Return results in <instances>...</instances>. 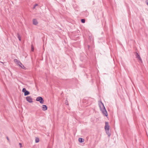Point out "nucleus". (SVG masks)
Segmentation results:
<instances>
[{
  "label": "nucleus",
  "mask_w": 148,
  "mask_h": 148,
  "mask_svg": "<svg viewBox=\"0 0 148 148\" xmlns=\"http://www.w3.org/2000/svg\"><path fill=\"white\" fill-rule=\"evenodd\" d=\"M14 62L19 65L21 68L23 69H25L26 68L23 65L22 63L19 60H18L17 59H14Z\"/></svg>",
  "instance_id": "f03ea898"
},
{
  "label": "nucleus",
  "mask_w": 148,
  "mask_h": 148,
  "mask_svg": "<svg viewBox=\"0 0 148 148\" xmlns=\"http://www.w3.org/2000/svg\"><path fill=\"white\" fill-rule=\"evenodd\" d=\"M31 48H32V49H31L32 51H33L34 50V47H33L32 45Z\"/></svg>",
  "instance_id": "a211bd4d"
},
{
  "label": "nucleus",
  "mask_w": 148,
  "mask_h": 148,
  "mask_svg": "<svg viewBox=\"0 0 148 148\" xmlns=\"http://www.w3.org/2000/svg\"><path fill=\"white\" fill-rule=\"evenodd\" d=\"M33 23L35 25H36L38 24V22L36 19H34L33 20Z\"/></svg>",
  "instance_id": "423d86ee"
},
{
  "label": "nucleus",
  "mask_w": 148,
  "mask_h": 148,
  "mask_svg": "<svg viewBox=\"0 0 148 148\" xmlns=\"http://www.w3.org/2000/svg\"><path fill=\"white\" fill-rule=\"evenodd\" d=\"M17 37L19 41H21V37L18 33L17 34Z\"/></svg>",
  "instance_id": "1a4fd4ad"
},
{
  "label": "nucleus",
  "mask_w": 148,
  "mask_h": 148,
  "mask_svg": "<svg viewBox=\"0 0 148 148\" xmlns=\"http://www.w3.org/2000/svg\"><path fill=\"white\" fill-rule=\"evenodd\" d=\"M26 99L27 101L29 103H32V97L30 96H28L26 97Z\"/></svg>",
  "instance_id": "20e7f679"
},
{
  "label": "nucleus",
  "mask_w": 148,
  "mask_h": 148,
  "mask_svg": "<svg viewBox=\"0 0 148 148\" xmlns=\"http://www.w3.org/2000/svg\"><path fill=\"white\" fill-rule=\"evenodd\" d=\"M79 141L80 143H82L84 141V139L82 138H79Z\"/></svg>",
  "instance_id": "9b49d317"
},
{
  "label": "nucleus",
  "mask_w": 148,
  "mask_h": 148,
  "mask_svg": "<svg viewBox=\"0 0 148 148\" xmlns=\"http://www.w3.org/2000/svg\"><path fill=\"white\" fill-rule=\"evenodd\" d=\"M42 108V110L44 111L46 110L47 109V107L46 105H43Z\"/></svg>",
  "instance_id": "0eeeda50"
},
{
  "label": "nucleus",
  "mask_w": 148,
  "mask_h": 148,
  "mask_svg": "<svg viewBox=\"0 0 148 148\" xmlns=\"http://www.w3.org/2000/svg\"><path fill=\"white\" fill-rule=\"evenodd\" d=\"M26 90H26V89L25 88H24L23 89L22 92L24 93Z\"/></svg>",
  "instance_id": "2eb2a0df"
},
{
  "label": "nucleus",
  "mask_w": 148,
  "mask_h": 148,
  "mask_svg": "<svg viewBox=\"0 0 148 148\" xmlns=\"http://www.w3.org/2000/svg\"><path fill=\"white\" fill-rule=\"evenodd\" d=\"M65 104L66 105H69V103H68V101L67 100H65Z\"/></svg>",
  "instance_id": "dca6fc26"
},
{
  "label": "nucleus",
  "mask_w": 148,
  "mask_h": 148,
  "mask_svg": "<svg viewBox=\"0 0 148 148\" xmlns=\"http://www.w3.org/2000/svg\"><path fill=\"white\" fill-rule=\"evenodd\" d=\"M30 93L29 91H28L27 90H26L25 92H24V95L25 96H26L27 95L29 94Z\"/></svg>",
  "instance_id": "9d476101"
},
{
  "label": "nucleus",
  "mask_w": 148,
  "mask_h": 148,
  "mask_svg": "<svg viewBox=\"0 0 148 148\" xmlns=\"http://www.w3.org/2000/svg\"><path fill=\"white\" fill-rule=\"evenodd\" d=\"M38 5V4H35L34 6L33 7V9H34L35 8V7L36 6H37Z\"/></svg>",
  "instance_id": "f3484780"
},
{
  "label": "nucleus",
  "mask_w": 148,
  "mask_h": 148,
  "mask_svg": "<svg viewBox=\"0 0 148 148\" xmlns=\"http://www.w3.org/2000/svg\"><path fill=\"white\" fill-rule=\"evenodd\" d=\"M6 138H7V140H8V141L9 142V141H10V140H9V138L8 137H6Z\"/></svg>",
  "instance_id": "412c9836"
},
{
  "label": "nucleus",
  "mask_w": 148,
  "mask_h": 148,
  "mask_svg": "<svg viewBox=\"0 0 148 148\" xmlns=\"http://www.w3.org/2000/svg\"><path fill=\"white\" fill-rule=\"evenodd\" d=\"M39 141V139L38 138H36L35 139V142L36 143H38Z\"/></svg>",
  "instance_id": "f8f14e48"
},
{
  "label": "nucleus",
  "mask_w": 148,
  "mask_h": 148,
  "mask_svg": "<svg viewBox=\"0 0 148 148\" xmlns=\"http://www.w3.org/2000/svg\"><path fill=\"white\" fill-rule=\"evenodd\" d=\"M106 132L107 134L108 135L109 137H110L111 135V134L110 133L109 130H106Z\"/></svg>",
  "instance_id": "6e6552de"
},
{
  "label": "nucleus",
  "mask_w": 148,
  "mask_h": 148,
  "mask_svg": "<svg viewBox=\"0 0 148 148\" xmlns=\"http://www.w3.org/2000/svg\"><path fill=\"white\" fill-rule=\"evenodd\" d=\"M146 3L147 5H148V0H147L146 1Z\"/></svg>",
  "instance_id": "4be33fe9"
},
{
  "label": "nucleus",
  "mask_w": 148,
  "mask_h": 148,
  "mask_svg": "<svg viewBox=\"0 0 148 148\" xmlns=\"http://www.w3.org/2000/svg\"><path fill=\"white\" fill-rule=\"evenodd\" d=\"M19 145H20V147L21 148L22 147V145L21 144V143H19Z\"/></svg>",
  "instance_id": "aec40b11"
},
{
  "label": "nucleus",
  "mask_w": 148,
  "mask_h": 148,
  "mask_svg": "<svg viewBox=\"0 0 148 148\" xmlns=\"http://www.w3.org/2000/svg\"><path fill=\"white\" fill-rule=\"evenodd\" d=\"M139 59V60H140V62H142V59H141V58L140 57L138 58Z\"/></svg>",
  "instance_id": "6ab92c4d"
},
{
  "label": "nucleus",
  "mask_w": 148,
  "mask_h": 148,
  "mask_svg": "<svg viewBox=\"0 0 148 148\" xmlns=\"http://www.w3.org/2000/svg\"><path fill=\"white\" fill-rule=\"evenodd\" d=\"M81 22L83 23H84L85 22V20L84 19H81Z\"/></svg>",
  "instance_id": "ddd939ff"
},
{
  "label": "nucleus",
  "mask_w": 148,
  "mask_h": 148,
  "mask_svg": "<svg viewBox=\"0 0 148 148\" xmlns=\"http://www.w3.org/2000/svg\"><path fill=\"white\" fill-rule=\"evenodd\" d=\"M136 58H138L140 57L139 55L137 53H136Z\"/></svg>",
  "instance_id": "4468645a"
},
{
  "label": "nucleus",
  "mask_w": 148,
  "mask_h": 148,
  "mask_svg": "<svg viewBox=\"0 0 148 148\" xmlns=\"http://www.w3.org/2000/svg\"><path fill=\"white\" fill-rule=\"evenodd\" d=\"M99 105L100 107V110L102 112L103 114H105L106 116H108V113L107 112L105 109L103 103L101 101H100L99 103Z\"/></svg>",
  "instance_id": "f257e3e1"
},
{
  "label": "nucleus",
  "mask_w": 148,
  "mask_h": 148,
  "mask_svg": "<svg viewBox=\"0 0 148 148\" xmlns=\"http://www.w3.org/2000/svg\"><path fill=\"white\" fill-rule=\"evenodd\" d=\"M36 100L37 101H39L41 104H43L44 101L42 98L40 97H38L36 98Z\"/></svg>",
  "instance_id": "7ed1b4c3"
},
{
  "label": "nucleus",
  "mask_w": 148,
  "mask_h": 148,
  "mask_svg": "<svg viewBox=\"0 0 148 148\" xmlns=\"http://www.w3.org/2000/svg\"><path fill=\"white\" fill-rule=\"evenodd\" d=\"M105 129L106 130H109V126L108 125V122H106L105 123Z\"/></svg>",
  "instance_id": "39448f33"
}]
</instances>
